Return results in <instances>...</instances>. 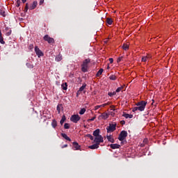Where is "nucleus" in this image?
Segmentation results:
<instances>
[{
    "label": "nucleus",
    "mask_w": 178,
    "mask_h": 178,
    "mask_svg": "<svg viewBox=\"0 0 178 178\" xmlns=\"http://www.w3.org/2000/svg\"><path fill=\"white\" fill-rule=\"evenodd\" d=\"M147 102L145 101H140L136 104V106L132 108V112H136V111H140V112H143L145 109V106H147Z\"/></svg>",
    "instance_id": "1"
},
{
    "label": "nucleus",
    "mask_w": 178,
    "mask_h": 178,
    "mask_svg": "<svg viewBox=\"0 0 178 178\" xmlns=\"http://www.w3.org/2000/svg\"><path fill=\"white\" fill-rule=\"evenodd\" d=\"M90 62H91V60L90 58L86 59L83 62V63L81 65V71L83 73L88 72V63H90Z\"/></svg>",
    "instance_id": "2"
},
{
    "label": "nucleus",
    "mask_w": 178,
    "mask_h": 178,
    "mask_svg": "<svg viewBox=\"0 0 178 178\" xmlns=\"http://www.w3.org/2000/svg\"><path fill=\"white\" fill-rule=\"evenodd\" d=\"M116 126H118L116 123L109 124V126L106 127L107 133H113L116 130Z\"/></svg>",
    "instance_id": "3"
},
{
    "label": "nucleus",
    "mask_w": 178,
    "mask_h": 178,
    "mask_svg": "<svg viewBox=\"0 0 178 178\" xmlns=\"http://www.w3.org/2000/svg\"><path fill=\"white\" fill-rule=\"evenodd\" d=\"M43 40L44 41H47L48 42V44H55V39H54V38H51L49 37V35H46L43 37Z\"/></svg>",
    "instance_id": "4"
},
{
    "label": "nucleus",
    "mask_w": 178,
    "mask_h": 178,
    "mask_svg": "<svg viewBox=\"0 0 178 178\" xmlns=\"http://www.w3.org/2000/svg\"><path fill=\"white\" fill-rule=\"evenodd\" d=\"M126 137H127V131H122L118 136V140L120 141H123L124 140H126Z\"/></svg>",
    "instance_id": "5"
},
{
    "label": "nucleus",
    "mask_w": 178,
    "mask_h": 178,
    "mask_svg": "<svg viewBox=\"0 0 178 178\" xmlns=\"http://www.w3.org/2000/svg\"><path fill=\"white\" fill-rule=\"evenodd\" d=\"M80 119H81V118L80 115H79V114L72 115L70 118V120L71 122H73V123H77Z\"/></svg>",
    "instance_id": "6"
},
{
    "label": "nucleus",
    "mask_w": 178,
    "mask_h": 178,
    "mask_svg": "<svg viewBox=\"0 0 178 178\" xmlns=\"http://www.w3.org/2000/svg\"><path fill=\"white\" fill-rule=\"evenodd\" d=\"M104 142V137L102 136L99 135L98 136H95L94 143H96V144H101V143Z\"/></svg>",
    "instance_id": "7"
},
{
    "label": "nucleus",
    "mask_w": 178,
    "mask_h": 178,
    "mask_svg": "<svg viewBox=\"0 0 178 178\" xmlns=\"http://www.w3.org/2000/svg\"><path fill=\"white\" fill-rule=\"evenodd\" d=\"M109 118V113H103L98 117L99 120H106Z\"/></svg>",
    "instance_id": "8"
},
{
    "label": "nucleus",
    "mask_w": 178,
    "mask_h": 178,
    "mask_svg": "<svg viewBox=\"0 0 178 178\" xmlns=\"http://www.w3.org/2000/svg\"><path fill=\"white\" fill-rule=\"evenodd\" d=\"M35 51L38 58H41V56H44V53L38 48V47H35Z\"/></svg>",
    "instance_id": "9"
},
{
    "label": "nucleus",
    "mask_w": 178,
    "mask_h": 178,
    "mask_svg": "<svg viewBox=\"0 0 178 178\" xmlns=\"http://www.w3.org/2000/svg\"><path fill=\"white\" fill-rule=\"evenodd\" d=\"M37 5H38V3L37 1H33L29 8V10H34V9L37 8Z\"/></svg>",
    "instance_id": "10"
},
{
    "label": "nucleus",
    "mask_w": 178,
    "mask_h": 178,
    "mask_svg": "<svg viewBox=\"0 0 178 178\" xmlns=\"http://www.w3.org/2000/svg\"><path fill=\"white\" fill-rule=\"evenodd\" d=\"M72 145H73V148L75 151H77L81 148V146H80V145H79L77 142H74Z\"/></svg>",
    "instance_id": "11"
},
{
    "label": "nucleus",
    "mask_w": 178,
    "mask_h": 178,
    "mask_svg": "<svg viewBox=\"0 0 178 178\" xmlns=\"http://www.w3.org/2000/svg\"><path fill=\"white\" fill-rule=\"evenodd\" d=\"M151 58V55L147 54V56L142 57V62H148Z\"/></svg>",
    "instance_id": "12"
},
{
    "label": "nucleus",
    "mask_w": 178,
    "mask_h": 178,
    "mask_svg": "<svg viewBox=\"0 0 178 178\" xmlns=\"http://www.w3.org/2000/svg\"><path fill=\"white\" fill-rule=\"evenodd\" d=\"M129 47L130 44H129V42H127L122 44V48L124 49V51H129Z\"/></svg>",
    "instance_id": "13"
},
{
    "label": "nucleus",
    "mask_w": 178,
    "mask_h": 178,
    "mask_svg": "<svg viewBox=\"0 0 178 178\" xmlns=\"http://www.w3.org/2000/svg\"><path fill=\"white\" fill-rule=\"evenodd\" d=\"M110 147L112 149H118L119 148H120V145L119 144H111L110 145Z\"/></svg>",
    "instance_id": "14"
},
{
    "label": "nucleus",
    "mask_w": 178,
    "mask_h": 178,
    "mask_svg": "<svg viewBox=\"0 0 178 178\" xmlns=\"http://www.w3.org/2000/svg\"><path fill=\"white\" fill-rule=\"evenodd\" d=\"M106 138L109 143H115V139L113 138V136L107 135Z\"/></svg>",
    "instance_id": "15"
},
{
    "label": "nucleus",
    "mask_w": 178,
    "mask_h": 178,
    "mask_svg": "<svg viewBox=\"0 0 178 178\" xmlns=\"http://www.w3.org/2000/svg\"><path fill=\"white\" fill-rule=\"evenodd\" d=\"M89 148L90 149H97V148H99V143H96V144L89 146Z\"/></svg>",
    "instance_id": "16"
},
{
    "label": "nucleus",
    "mask_w": 178,
    "mask_h": 178,
    "mask_svg": "<svg viewBox=\"0 0 178 178\" xmlns=\"http://www.w3.org/2000/svg\"><path fill=\"white\" fill-rule=\"evenodd\" d=\"M106 22L107 23V24H109V26L112 25V23H113V19H112V18H106Z\"/></svg>",
    "instance_id": "17"
},
{
    "label": "nucleus",
    "mask_w": 178,
    "mask_h": 178,
    "mask_svg": "<svg viewBox=\"0 0 178 178\" xmlns=\"http://www.w3.org/2000/svg\"><path fill=\"white\" fill-rule=\"evenodd\" d=\"M61 136L63 137V138L67 140V141H72V139H70V138H69L66 134H61Z\"/></svg>",
    "instance_id": "18"
},
{
    "label": "nucleus",
    "mask_w": 178,
    "mask_h": 178,
    "mask_svg": "<svg viewBox=\"0 0 178 178\" xmlns=\"http://www.w3.org/2000/svg\"><path fill=\"white\" fill-rule=\"evenodd\" d=\"M99 132H100L99 129H96L95 131H93V136H94V137H97L98 136H100V135H99Z\"/></svg>",
    "instance_id": "19"
},
{
    "label": "nucleus",
    "mask_w": 178,
    "mask_h": 178,
    "mask_svg": "<svg viewBox=\"0 0 178 178\" xmlns=\"http://www.w3.org/2000/svg\"><path fill=\"white\" fill-rule=\"evenodd\" d=\"M86 87H87V84L83 83L82 85V86L79 88V90H78V92H81V91H84V89L86 88Z\"/></svg>",
    "instance_id": "20"
},
{
    "label": "nucleus",
    "mask_w": 178,
    "mask_h": 178,
    "mask_svg": "<svg viewBox=\"0 0 178 178\" xmlns=\"http://www.w3.org/2000/svg\"><path fill=\"white\" fill-rule=\"evenodd\" d=\"M123 116L126 119H131V118H133V115H131V114L125 113V114H123Z\"/></svg>",
    "instance_id": "21"
},
{
    "label": "nucleus",
    "mask_w": 178,
    "mask_h": 178,
    "mask_svg": "<svg viewBox=\"0 0 178 178\" xmlns=\"http://www.w3.org/2000/svg\"><path fill=\"white\" fill-rule=\"evenodd\" d=\"M66 121V116L65 115H63L62 118L60 121V123L61 124V126L63 124V123H65V122Z\"/></svg>",
    "instance_id": "22"
},
{
    "label": "nucleus",
    "mask_w": 178,
    "mask_h": 178,
    "mask_svg": "<svg viewBox=\"0 0 178 178\" xmlns=\"http://www.w3.org/2000/svg\"><path fill=\"white\" fill-rule=\"evenodd\" d=\"M6 31H8L6 33V35L7 36H9L10 35V34H12V30L9 29V28H6Z\"/></svg>",
    "instance_id": "23"
},
{
    "label": "nucleus",
    "mask_w": 178,
    "mask_h": 178,
    "mask_svg": "<svg viewBox=\"0 0 178 178\" xmlns=\"http://www.w3.org/2000/svg\"><path fill=\"white\" fill-rule=\"evenodd\" d=\"M0 15L3 17L6 16V13H5V10H3V8H0Z\"/></svg>",
    "instance_id": "24"
},
{
    "label": "nucleus",
    "mask_w": 178,
    "mask_h": 178,
    "mask_svg": "<svg viewBox=\"0 0 178 178\" xmlns=\"http://www.w3.org/2000/svg\"><path fill=\"white\" fill-rule=\"evenodd\" d=\"M0 42L1 44H5V40H3V37H2V32L0 30Z\"/></svg>",
    "instance_id": "25"
},
{
    "label": "nucleus",
    "mask_w": 178,
    "mask_h": 178,
    "mask_svg": "<svg viewBox=\"0 0 178 178\" xmlns=\"http://www.w3.org/2000/svg\"><path fill=\"white\" fill-rule=\"evenodd\" d=\"M51 126H52V127H54V129H55V127H56V126H58V122H56V120H53V121L51 122Z\"/></svg>",
    "instance_id": "26"
},
{
    "label": "nucleus",
    "mask_w": 178,
    "mask_h": 178,
    "mask_svg": "<svg viewBox=\"0 0 178 178\" xmlns=\"http://www.w3.org/2000/svg\"><path fill=\"white\" fill-rule=\"evenodd\" d=\"M103 72L104 69L101 68L96 74L97 77H99V76H101V74H102Z\"/></svg>",
    "instance_id": "27"
},
{
    "label": "nucleus",
    "mask_w": 178,
    "mask_h": 178,
    "mask_svg": "<svg viewBox=\"0 0 178 178\" xmlns=\"http://www.w3.org/2000/svg\"><path fill=\"white\" fill-rule=\"evenodd\" d=\"M56 62H60L62 60V55L59 54L56 57Z\"/></svg>",
    "instance_id": "28"
},
{
    "label": "nucleus",
    "mask_w": 178,
    "mask_h": 178,
    "mask_svg": "<svg viewBox=\"0 0 178 178\" xmlns=\"http://www.w3.org/2000/svg\"><path fill=\"white\" fill-rule=\"evenodd\" d=\"M61 87H62L63 90H67V83H63L61 85Z\"/></svg>",
    "instance_id": "29"
},
{
    "label": "nucleus",
    "mask_w": 178,
    "mask_h": 178,
    "mask_svg": "<svg viewBox=\"0 0 178 178\" xmlns=\"http://www.w3.org/2000/svg\"><path fill=\"white\" fill-rule=\"evenodd\" d=\"M108 105H111V102L100 105V108H105V106H108Z\"/></svg>",
    "instance_id": "30"
},
{
    "label": "nucleus",
    "mask_w": 178,
    "mask_h": 178,
    "mask_svg": "<svg viewBox=\"0 0 178 178\" xmlns=\"http://www.w3.org/2000/svg\"><path fill=\"white\" fill-rule=\"evenodd\" d=\"M86 113V108H81L79 111V115H84Z\"/></svg>",
    "instance_id": "31"
},
{
    "label": "nucleus",
    "mask_w": 178,
    "mask_h": 178,
    "mask_svg": "<svg viewBox=\"0 0 178 178\" xmlns=\"http://www.w3.org/2000/svg\"><path fill=\"white\" fill-rule=\"evenodd\" d=\"M109 79H110V80H116V79H118V77H116L115 75H111L109 76Z\"/></svg>",
    "instance_id": "32"
},
{
    "label": "nucleus",
    "mask_w": 178,
    "mask_h": 178,
    "mask_svg": "<svg viewBox=\"0 0 178 178\" xmlns=\"http://www.w3.org/2000/svg\"><path fill=\"white\" fill-rule=\"evenodd\" d=\"M123 86L119 87L116 89L115 92H120V91H122V90H123Z\"/></svg>",
    "instance_id": "33"
},
{
    "label": "nucleus",
    "mask_w": 178,
    "mask_h": 178,
    "mask_svg": "<svg viewBox=\"0 0 178 178\" xmlns=\"http://www.w3.org/2000/svg\"><path fill=\"white\" fill-rule=\"evenodd\" d=\"M27 10H29V3H26L25 8L24 10V12L26 13Z\"/></svg>",
    "instance_id": "34"
},
{
    "label": "nucleus",
    "mask_w": 178,
    "mask_h": 178,
    "mask_svg": "<svg viewBox=\"0 0 178 178\" xmlns=\"http://www.w3.org/2000/svg\"><path fill=\"white\" fill-rule=\"evenodd\" d=\"M122 60H123V56L119 57V58L117 59V63H120V62H122Z\"/></svg>",
    "instance_id": "35"
},
{
    "label": "nucleus",
    "mask_w": 178,
    "mask_h": 178,
    "mask_svg": "<svg viewBox=\"0 0 178 178\" xmlns=\"http://www.w3.org/2000/svg\"><path fill=\"white\" fill-rule=\"evenodd\" d=\"M64 129H70V124H69V123H65L64 124Z\"/></svg>",
    "instance_id": "36"
},
{
    "label": "nucleus",
    "mask_w": 178,
    "mask_h": 178,
    "mask_svg": "<svg viewBox=\"0 0 178 178\" xmlns=\"http://www.w3.org/2000/svg\"><path fill=\"white\" fill-rule=\"evenodd\" d=\"M108 95L109 97H113V95H116V92H108Z\"/></svg>",
    "instance_id": "37"
},
{
    "label": "nucleus",
    "mask_w": 178,
    "mask_h": 178,
    "mask_svg": "<svg viewBox=\"0 0 178 178\" xmlns=\"http://www.w3.org/2000/svg\"><path fill=\"white\" fill-rule=\"evenodd\" d=\"M97 118V116H94L93 118L88 119V122H94V120H95V119Z\"/></svg>",
    "instance_id": "38"
},
{
    "label": "nucleus",
    "mask_w": 178,
    "mask_h": 178,
    "mask_svg": "<svg viewBox=\"0 0 178 178\" xmlns=\"http://www.w3.org/2000/svg\"><path fill=\"white\" fill-rule=\"evenodd\" d=\"M99 108H102L100 105L95 106L93 108L94 111H98Z\"/></svg>",
    "instance_id": "39"
},
{
    "label": "nucleus",
    "mask_w": 178,
    "mask_h": 178,
    "mask_svg": "<svg viewBox=\"0 0 178 178\" xmlns=\"http://www.w3.org/2000/svg\"><path fill=\"white\" fill-rule=\"evenodd\" d=\"M88 137H89V138L90 139V140H94V136H92V135H90V134H88Z\"/></svg>",
    "instance_id": "40"
},
{
    "label": "nucleus",
    "mask_w": 178,
    "mask_h": 178,
    "mask_svg": "<svg viewBox=\"0 0 178 178\" xmlns=\"http://www.w3.org/2000/svg\"><path fill=\"white\" fill-rule=\"evenodd\" d=\"M57 111L58 113H60V106H57Z\"/></svg>",
    "instance_id": "41"
},
{
    "label": "nucleus",
    "mask_w": 178,
    "mask_h": 178,
    "mask_svg": "<svg viewBox=\"0 0 178 178\" xmlns=\"http://www.w3.org/2000/svg\"><path fill=\"white\" fill-rule=\"evenodd\" d=\"M110 63H113V58H111L108 59Z\"/></svg>",
    "instance_id": "42"
},
{
    "label": "nucleus",
    "mask_w": 178,
    "mask_h": 178,
    "mask_svg": "<svg viewBox=\"0 0 178 178\" xmlns=\"http://www.w3.org/2000/svg\"><path fill=\"white\" fill-rule=\"evenodd\" d=\"M33 48H34V45L30 44V45H29V49H33Z\"/></svg>",
    "instance_id": "43"
},
{
    "label": "nucleus",
    "mask_w": 178,
    "mask_h": 178,
    "mask_svg": "<svg viewBox=\"0 0 178 178\" xmlns=\"http://www.w3.org/2000/svg\"><path fill=\"white\" fill-rule=\"evenodd\" d=\"M26 65H27V66H29V67H31V69H33L34 67V66H33L32 65H30L29 63H27Z\"/></svg>",
    "instance_id": "44"
},
{
    "label": "nucleus",
    "mask_w": 178,
    "mask_h": 178,
    "mask_svg": "<svg viewBox=\"0 0 178 178\" xmlns=\"http://www.w3.org/2000/svg\"><path fill=\"white\" fill-rule=\"evenodd\" d=\"M42 3H44V0H40L39 5H42Z\"/></svg>",
    "instance_id": "45"
},
{
    "label": "nucleus",
    "mask_w": 178,
    "mask_h": 178,
    "mask_svg": "<svg viewBox=\"0 0 178 178\" xmlns=\"http://www.w3.org/2000/svg\"><path fill=\"white\" fill-rule=\"evenodd\" d=\"M22 3H26V2H27V0H22Z\"/></svg>",
    "instance_id": "46"
},
{
    "label": "nucleus",
    "mask_w": 178,
    "mask_h": 178,
    "mask_svg": "<svg viewBox=\"0 0 178 178\" xmlns=\"http://www.w3.org/2000/svg\"><path fill=\"white\" fill-rule=\"evenodd\" d=\"M110 108H111V109H115V106L112 105L110 106Z\"/></svg>",
    "instance_id": "47"
},
{
    "label": "nucleus",
    "mask_w": 178,
    "mask_h": 178,
    "mask_svg": "<svg viewBox=\"0 0 178 178\" xmlns=\"http://www.w3.org/2000/svg\"><path fill=\"white\" fill-rule=\"evenodd\" d=\"M66 147H67V145H65L62 146L61 148H66Z\"/></svg>",
    "instance_id": "48"
},
{
    "label": "nucleus",
    "mask_w": 178,
    "mask_h": 178,
    "mask_svg": "<svg viewBox=\"0 0 178 178\" xmlns=\"http://www.w3.org/2000/svg\"><path fill=\"white\" fill-rule=\"evenodd\" d=\"M124 123H126V122H124V120L121 121V124H124Z\"/></svg>",
    "instance_id": "49"
},
{
    "label": "nucleus",
    "mask_w": 178,
    "mask_h": 178,
    "mask_svg": "<svg viewBox=\"0 0 178 178\" xmlns=\"http://www.w3.org/2000/svg\"><path fill=\"white\" fill-rule=\"evenodd\" d=\"M81 92H79V91L76 93V97H79V94H80Z\"/></svg>",
    "instance_id": "50"
},
{
    "label": "nucleus",
    "mask_w": 178,
    "mask_h": 178,
    "mask_svg": "<svg viewBox=\"0 0 178 178\" xmlns=\"http://www.w3.org/2000/svg\"><path fill=\"white\" fill-rule=\"evenodd\" d=\"M111 67H109V65L107 66V69L109 70Z\"/></svg>",
    "instance_id": "51"
},
{
    "label": "nucleus",
    "mask_w": 178,
    "mask_h": 178,
    "mask_svg": "<svg viewBox=\"0 0 178 178\" xmlns=\"http://www.w3.org/2000/svg\"><path fill=\"white\" fill-rule=\"evenodd\" d=\"M104 42H108V39H106V40L104 41Z\"/></svg>",
    "instance_id": "52"
},
{
    "label": "nucleus",
    "mask_w": 178,
    "mask_h": 178,
    "mask_svg": "<svg viewBox=\"0 0 178 178\" xmlns=\"http://www.w3.org/2000/svg\"><path fill=\"white\" fill-rule=\"evenodd\" d=\"M17 6H19V5L18 4Z\"/></svg>",
    "instance_id": "53"
}]
</instances>
